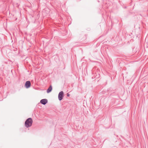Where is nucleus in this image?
I'll return each instance as SVG.
<instances>
[{
  "label": "nucleus",
  "instance_id": "1",
  "mask_svg": "<svg viewBox=\"0 0 148 148\" xmlns=\"http://www.w3.org/2000/svg\"><path fill=\"white\" fill-rule=\"evenodd\" d=\"M32 123L33 121L32 118H28L25 122V126L27 128H29L32 125Z\"/></svg>",
  "mask_w": 148,
  "mask_h": 148
},
{
  "label": "nucleus",
  "instance_id": "2",
  "mask_svg": "<svg viewBox=\"0 0 148 148\" xmlns=\"http://www.w3.org/2000/svg\"><path fill=\"white\" fill-rule=\"evenodd\" d=\"M64 97V92L63 91L59 92L58 95V98L59 101L62 99Z\"/></svg>",
  "mask_w": 148,
  "mask_h": 148
},
{
  "label": "nucleus",
  "instance_id": "3",
  "mask_svg": "<svg viewBox=\"0 0 148 148\" xmlns=\"http://www.w3.org/2000/svg\"><path fill=\"white\" fill-rule=\"evenodd\" d=\"M31 86V83L30 81H27L25 84V86L27 88H29Z\"/></svg>",
  "mask_w": 148,
  "mask_h": 148
},
{
  "label": "nucleus",
  "instance_id": "4",
  "mask_svg": "<svg viewBox=\"0 0 148 148\" xmlns=\"http://www.w3.org/2000/svg\"><path fill=\"white\" fill-rule=\"evenodd\" d=\"M40 103L43 105H45L48 103L47 99H42L40 101Z\"/></svg>",
  "mask_w": 148,
  "mask_h": 148
},
{
  "label": "nucleus",
  "instance_id": "5",
  "mask_svg": "<svg viewBox=\"0 0 148 148\" xmlns=\"http://www.w3.org/2000/svg\"><path fill=\"white\" fill-rule=\"evenodd\" d=\"M52 88L51 85H50L47 90V93L50 92L52 90Z\"/></svg>",
  "mask_w": 148,
  "mask_h": 148
},
{
  "label": "nucleus",
  "instance_id": "6",
  "mask_svg": "<svg viewBox=\"0 0 148 148\" xmlns=\"http://www.w3.org/2000/svg\"><path fill=\"white\" fill-rule=\"evenodd\" d=\"M70 94H69V93H67V97H69V96H70Z\"/></svg>",
  "mask_w": 148,
  "mask_h": 148
}]
</instances>
